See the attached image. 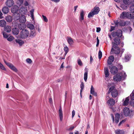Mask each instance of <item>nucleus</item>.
I'll use <instances>...</instances> for the list:
<instances>
[{"label": "nucleus", "mask_w": 134, "mask_h": 134, "mask_svg": "<svg viewBox=\"0 0 134 134\" xmlns=\"http://www.w3.org/2000/svg\"><path fill=\"white\" fill-rule=\"evenodd\" d=\"M6 23V22L4 20H0V26L1 27H4Z\"/></svg>", "instance_id": "30"}, {"label": "nucleus", "mask_w": 134, "mask_h": 134, "mask_svg": "<svg viewBox=\"0 0 134 134\" xmlns=\"http://www.w3.org/2000/svg\"><path fill=\"white\" fill-rule=\"evenodd\" d=\"M29 34L28 30H22L20 33V38H25L27 37Z\"/></svg>", "instance_id": "5"}, {"label": "nucleus", "mask_w": 134, "mask_h": 134, "mask_svg": "<svg viewBox=\"0 0 134 134\" xmlns=\"http://www.w3.org/2000/svg\"><path fill=\"white\" fill-rule=\"evenodd\" d=\"M116 134H124V132L123 130H119L115 131Z\"/></svg>", "instance_id": "36"}, {"label": "nucleus", "mask_w": 134, "mask_h": 134, "mask_svg": "<svg viewBox=\"0 0 134 134\" xmlns=\"http://www.w3.org/2000/svg\"><path fill=\"white\" fill-rule=\"evenodd\" d=\"M75 114V111L74 110H73L72 112V118L74 116Z\"/></svg>", "instance_id": "64"}, {"label": "nucleus", "mask_w": 134, "mask_h": 134, "mask_svg": "<svg viewBox=\"0 0 134 134\" xmlns=\"http://www.w3.org/2000/svg\"><path fill=\"white\" fill-rule=\"evenodd\" d=\"M30 14L31 15V17L32 18V20H34V9H32L30 11Z\"/></svg>", "instance_id": "50"}, {"label": "nucleus", "mask_w": 134, "mask_h": 134, "mask_svg": "<svg viewBox=\"0 0 134 134\" xmlns=\"http://www.w3.org/2000/svg\"><path fill=\"white\" fill-rule=\"evenodd\" d=\"M90 93L91 94H92L94 96H97V94L95 92L94 90V88L92 85L91 86L90 91Z\"/></svg>", "instance_id": "24"}, {"label": "nucleus", "mask_w": 134, "mask_h": 134, "mask_svg": "<svg viewBox=\"0 0 134 134\" xmlns=\"http://www.w3.org/2000/svg\"><path fill=\"white\" fill-rule=\"evenodd\" d=\"M127 18L134 19V14H131L130 12H127Z\"/></svg>", "instance_id": "18"}, {"label": "nucleus", "mask_w": 134, "mask_h": 134, "mask_svg": "<svg viewBox=\"0 0 134 134\" xmlns=\"http://www.w3.org/2000/svg\"><path fill=\"white\" fill-rule=\"evenodd\" d=\"M114 42L112 43V46L113 47H115L120 43V39L119 38L116 37L114 39Z\"/></svg>", "instance_id": "9"}, {"label": "nucleus", "mask_w": 134, "mask_h": 134, "mask_svg": "<svg viewBox=\"0 0 134 134\" xmlns=\"http://www.w3.org/2000/svg\"><path fill=\"white\" fill-rule=\"evenodd\" d=\"M16 42L18 43L21 46L24 43L23 41L19 39H16L15 40Z\"/></svg>", "instance_id": "34"}, {"label": "nucleus", "mask_w": 134, "mask_h": 134, "mask_svg": "<svg viewBox=\"0 0 134 134\" xmlns=\"http://www.w3.org/2000/svg\"><path fill=\"white\" fill-rule=\"evenodd\" d=\"M5 19L7 22L10 23L12 20V18L11 16L9 15L5 17Z\"/></svg>", "instance_id": "22"}, {"label": "nucleus", "mask_w": 134, "mask_h": 134, "mask_svg": "<svg viewBox=\"0 0 134 134\" xmlns=\"http://www.w3.org/2000/svg\"><path fill=\"white\" fill-rule=\"evenodd\" d=\"M27 27L29 28L31 30L34 29V25L31 24L29 23L27 25Z\"/></svg>", "instance_id": "32"}, {"label": "nucleus", "mask_w": 134, "mask_h": 134, "mask_svg": "<svg viewBox=\"0 0 134 134\" xmlns=\"http://www.w3.org/2000/svg\"><path fill=\"white\" fill-rule=\"evenodd\" d=\"M14 19L15 20H19V21L22 23H24L26 21L25 16H23L21 17H20V15L19 14H15Z\"/></svg>", "instance_id": "3"}, {"label": "nucleus", "mask_w": 134, "mask_h": 134, "mask_svg": "<svg viewBox=\"0 0 134 134\" xmlns=\"http://www.w3.org/2000/svg\"><path fill=\"white\" fill-rule=\"evenodd\" d=\"M59 114L60 120V121H62L63 119V114L62 108L61 106L60 107V109L59 110Z\"/></svg>", "instance_id": "16"}, {"label": "nucleus", "mask_w": 134, "mask_h": 134, "mask_svg": "<svg viewBox=\"0 0 134 134\" xmlns=\"http://www.w3.org/2000/svg\"><path fill=\"white\" fill-rule=\"evenodd\" d=\"M131 57V55H130L127 54L125 55V59L126 62H127L129 61Z\"/></svg>", "instance_id": "31"}, {"label": "nucleus", "mask_w": 134, "mask_h": 134, "mask_svg": "<svg viewBox=\"0 0 134 134\" xmlns=\"http://www.w3.org/2000/svg\"><path fill=\"white\" fill-rule=\"evenodd\" d=\"M68 42L70 45L72 44L73 42V41L72 39L69 37L68 38Z\"/></svg>", "instance_id": "38"}, {"label": "nucleus", "mask_w": 134, "mask_h": 134, "mask_svg": "<svg viewBox=\"0 0 134 134\" xmlns=\"http://www.w3.org/2000/svg\"><path fill=\"white\" fill-rule=\"evenodd\" d=\"M114 57L113 55L110 56L108 60L107 63L108 64L110 65L114 61Z\"/></svg>", "instance_id": "14"}, {"label": "nucleus", "mask_w": 134, "mask_h": 134, "mask_svg": "<svg viewBox=\"0 0 134 134\" xmlns=\"http://www.w3.org/2000/svg\"><path fill=\"white\" fill-rule=\"evenodd\" d=\"M130 10L132 13H134V5H132L130 7Z\"/></svg>", "instance_id": "40"}, {"label": "nucleus", "mask_w": 134, "mask_h": 134, "mask_svg": "<svg viewBox=\"0 0 134 134\" xmlns=\"http://www.w3.org/2000/svg\"><path fill=\"white\" fill-rule=\"evenodd\" d=\"M126 76V73L122 71L120 73L115 75L113 77V80L115 81L119 82L122 78L124 79Z\"/></svg>", "instance_id": "1"}, {"label": "nucleus", "mask_w": 134, "mask_h": 134, "mask_svg": "<svg viewBox=\"0 0 134 134\" xmlns=\"http://www.w3.org/2000/svg\"><path fill=\"white\" fill-rule=\"evenodd\" d=\"M115 29V27L113 26H111L110 27V31H111L114 30Z\"/></svg>", "instance_id": "61"}, {"label": "nucleus", "mask_w": 134, "mask_h": 134, "mask_svg": "<svg viewBox=\"0 0 134 134\" xmlns=\"http://www.w3.org/2000/svg\"><path fill=\"white\" fill-rule=\"evenodd\" d=\"M25 27L24 24H20L18 26L20 30H24Z\"/></svg>", "instance_id": "35"}, {"label": "nucleus", "mask_w": 134, "mask_h": 134, "mask_svg": "<svg viewBox=\"0 0 134 134\" xmlns=\"http://www.w3.org/2000/svg\"><path fill=\"white\" fill-rule=\"evenodd\" d=\"M85 72L84 74V80L85 82H86L87 78L88 70L86 68L85 69Z\"/></svg>", "instance_id": "27"}, {"label": "nucleus", "mask_w": 134, "mask_h": 134, "mask_svg": "<svg viewBox=\"0 0 134 134\" xmlns=\"http://www.w3.org/2000/svg\"><path fill=\"white\" fill-rule=\"evenodd\" d=\"M123 3L126 5H129L132 2V0H123Z\"/></svg>", "instance_id": "23"}, {"label": "nucleus", "mask_w": 134, "mask_h": 134, "mask_svg": "<svg viewBox=\"0 0 134 134\" xmlns=\"http://www.w3.org/2000/svg\"><path fill=\"white\" fill-rule=\"evenodd\" d=\"M35 29L37 30L38 31L40 32V31L41 30L40 27L39 25L38 24H36L35 25Z\"/></svg>", "instance_id": "43"}, {"label": "nucleus", "mask_w": 134, "mask_h": 134, "mask_svg": "<svg viewBox=\"0 0 134 134\" xmlns=\"http://www.w3.org/2000/svg\"><path fill=\"white\" fill-rule=\"evenodd\" d=\"M77 61H78V63L79 65H80L81 66L82 65V62L80 59H79Z\"/></svg>", "instance_id": "59"}, {"label": "nucleus", "mask_w": 134, "mask_h": 134, "mask_svg": "<svg viewBox=\"0 0 134 134\" xmlns=\"http://www.w3.org/2000/svg\"><path fill=\"white\" fill-rule=\"evenodd\" d=\"M102 56V53L100 51H99L98 53V57L99 59H100Z\"/></svg>", "instance_id": "57"}, {"label": "nucleus", "mask_w": 134, "mask_h": 134, "mask_svg": "<svg viewBox=\"0 0 134 134\" xmlns=\"http://www.w3.org/2000/svg\"><path fill=\"white\" fill-rule=\"evenodd\" d=\"M0 68L4 70H6V69L3 65L0 62Z\"/></svg>", "instance_id": "52"}, {"label": "nucleus", "mask_w": 134, "mask_h": 134, "mask_svg": "<svg viewBox=\"0 0 134 134\" xmlns=\"http://www.w3.org/2000/svg\"><path fill=\"white\" fill-rule=\"evenodd\" d=\"M120 118V115L119 113H116L115 115V122L117 124L119 121Z\"/></svg>", "instance_id": "25"}, {"label": "nucleus", "mask_w": 134, "mask_h": 134, "mask_svg": "<svg viewBox=\"0 0 134 134\" xmlns=\"http://www.w3.org/2000/svg\"><path fill=\"white\" fill-rule=\"evenodd\" d=\"M0 68L4 70H6V69L3 65L0 62Z\"/></svg>", "instance_id": "53"}, {"label": "nucleus", "mask_w": 134, "mask_h": 134, "mask_svg": "<svg viewBox=\"0 0 134 134\" xmlns=\"http://www.w3.org/2000/svg\"><path fill=\"white\" fill-rule=\"evenodd\" d=\"M14 4L13 0H7L6 2V4L9 7H11Z\"/></svg>", "instance_id": "11"}, {"label": "nucleus", "mask_w": 134, "mask_h": 134, "mask_svg": "<svg viewBox=\"0 0 134 134\" xmlns=\"http://www.w3.org/2000/svg\"><path fill=\"white\" fill-rule=\"evenodd\" d=\"M24 4L25 6H27L28 5V2L27 1H25L24 2Z\"/></svg>", "instance_id": "62"}, {"label": "nucleus", "mask_w": 134, "mask_h": 134, "mask_svg": "<svg viewBox=\"0 0 134 134\" xmlns=\"http://www.w3.org/2000/svg\"><path fill=\"white\" fill-rule=\"evenodd\" d=\"M0 68L4 70H6V69L3 65L0 62Z\"/></svg>", "instance_id": "56"}, {"label": "nucleus", "mask_w": 134, "mask_h": 134, "mask_svg": "<svg viewBox=\"0 0 134 134\" xmlns=\"http://www.w3.org/2000/svg\"><path fill=\"white\" fill-rule=\"evenodd\" d=\"M108 104L110 106H113L115 104V100L112 98H110L107 101Z\"/></svg>", "instance_id": "17"}, {"label": "nucleus", "mask_w": 134, "mask_h": 134, "mask_svg": "<svg viewBox=\"0 0 134 134\" xmlns=\"http://www.w3.org/2000/svg\"><path fill=\"white\" fill-rule=\"evenodd\" d=\"M19 29L16 28H14L12 29V32L14 35H17L19 33Z\"/></svg>", "instance_id": "19"}, {"label": "nucleus", "mask_w": 134, "mask_h": 134, "mask_svg": "<svg viewBox=\"0 0 134 134\" xmlns=\"http://www.w3.org/2000/svg\"><path fill=\"white\" fill-rule=\"evenodd\" d=\"M122 35V31L120 29H118L116 32L114 31L111 33V35L113 37L117 36L119 37H120Z\"/></svg>", "instance_id": "6"}, {"label": "nucleus", "mask_w": 134, "mask_h": 134, "mask_svg": "<svg viewBox=\"0 0 134 134\" xmlns=\"http://www.w3.org/2000/svg\"><path fill=\"white\" fill-rule=\"evenodd\" d=\"M111 92V95L113 97H116L118 95V91L115 88L114 86L111 87L109 89L108 94Z\"/></svg>", "instance_id": "2"}, {"label": "nucleus", "mask_w": 134, "mask_h": 134, "mask_svg": "<svg viewBox=\"0 0 134 134\" xmlns=\"http://www.w3.org/2000/svg\"><path fill=\"white\" fill-rule=\"evenodd\" d=\"M84 12L83 10H82L80 13V20L81 21L83 20L84 19Z\"/></svg>", "instance_id": "29"}, {"label": "nucleus", "mask_w": 134, "mask_h": 134, "mask_svg": "<svg viewBox=\"0 0 134 134\" xmlns=\"http://www.w3.org/2000/svg\"><path fill=\"white\" fill-rule=\"evenodd\" d=\"M27 9L24 7H22L20 8L19 10V12L21 13V12H23V14H25V11H26Z\"/></svg>", "instance_id": "33"}, {"label": "nucleus", "mask_w": 134, "mask_h": 134, "mask_svg": "<svg viewBox=\"0 0 134 134\" xmlns=\"http://www.w3.org/2000/svg\"><path fill=\"white\" fill-rule=\"evenodd\" d=\"M11 30V28L10 26H7L4 27V30L8 33L10 32Z\"/></svg>", "instance_id": "26"}, {"label": "nucleus", "mask_w": 134, "mask_h": 134, "mask_svg": "<svg viewBox=\"0 0 134 134\" xmlns=\"http://www.w3.org/2000/svg\"><path fill=\"white\" fill-rule=\"evenodd\" d=\"M64 50L65 52V55H66L69 51L68 48L67 46H66L64 47Z\"/></svg>", "instance_id": "41"}, {"label": "nucleus", "mask_w": 134, "mask_h": 134, "mask_svg": "<svg viewBox=\"0 0 134 134\" xmlns=\"http://www.w3.org/2000/svg\"><path fill=\"white\" fill-rule=\"evenodd\" d=\"M126 25L125 22L121 21L119 22V26H124Z\"/></svg>", "instance_id": "42"}, {"label": "nucleus", "mask_w": 134, "mask_h": 134, "mask_svg": "<svg viewBox=\"0 0 134 134\" xmlns=\"http://www.w3.org/2000/svg\"><path fill=\"white\" fill-rule=\"evenodd\" d=\"M2 33L3 37L4 38H8L9 36L6 33L4 32H3Z\"/></svg>", "instance_id": "49"}, {"label": "nucleus", "mask_w": 134, "mask_h": 134, "mask_svg": "<svg viewBox=\"0 0 134 134\" xmlns=\"http://www.w3.org/2000/svg\"><path fill=\"white\" fill-rule=\"evenodd\" d=\"M5 63L9 66L10 68L15 72L18 71L17 69L11 63L7 62L4 59Z\"/></svg>", "instance_id": "8"}, {"label": "nucleus", "mask_w": 134, "mask_h": 134, "mask_svg": "<svg viewBox=\"0 0 134 134\" xmlns=\"http://www.w3.org/2000/svg\"><path fill=\"white\" fill-rule=\"evenodd\" d=\"M114 22L115 26H118L119 25V22H118L117 21H114Z\"/></svg>", "instance_id": "58"}, {"label": "nucleus", "mask_w": 134, "mask_h": 134, "mask_svg": "<svg viewBox=\"0 0 134 134\" xmlns=\"http://www.w3.org/2000/svg\"><path fill=\"white\" fill-rule=\"evenodd\" d=\"M97 44H96V46L98 47L99 45V40L98 39V37H97Z\"/></svg>", "instance_id": "63"}, {"label": "nucleus", "mask_w": 134, "mask_h": 134, "mask_svg": "<svg viewBox=\"0 0 134 134\" xmlns=\"http://www.w3.org/2000/svg\"><path fill=\"white\" fill-rule=\"evenodd\" d=\"M84 87V84L83 82H81V84L80 85V88H81V89L80 90V94L81 95V93Z\"/></svg>", "instance_id": "37"}, {"label": "nucleus", "mask_w": 134, "mask_h": 134, "mask_svg": "<svg viewBox=\"0 0 134 134\" xmlns=\"http://www.w3.org/2000/svg\"><path fill=\"white\" fill-rule=\"evenodd\" d=\"M91 11L95 15L98 14L100 11L99 8L98 7H95L94 8L91 10Z\"/></svg>", "instance_id": "13"}, {"label": "nucleus", "mask_w": 134, "mask_h": 134, "mask_svg": "<svg viewBox=\"0 0 134 134\" xmlns=\"http://www.w3.org/2000/svg\"><path fill=\"white\" fill-rule=\"evenodd\" d=\"M104 72L105 74V76L106 77H108L109 75V73L108 68L107 67H105L104 68Z\"/></svg>", "instance_id": "21"}, {"label": "nucleus", "mask_w": 134, "mask_h": 134, "mask_svg": "<svg viewBox=\"0 0 134 134\" xmlns=\"http://www.w3.org/2000/svg\"><path fill=\"white\" fill-rule=\"evenodd\" d=\"M124 113L126 116H132L133 115V112L132 111H130L129 109L127 107H125L124 109Z\"/></svg>", "instance_id": "4"}, {"label": "nucleus", "mask_w": 134, "mask_h": 134, "mask_svg": "<svg viewBox=\"0 0 134 134\" xmlns=\"http://www.w3.org/2000/svg\"><path fill=\"white\" fill-rule=\"evenodd\" d=\"M129 96L126 98L125 100L123 103V105H127L128 104L129 101Z\"/></svg>", "instance_id": "28"}, {"label": "nucleus", "mask_w": 134, "mask_h": 134, "mask_svg": "<svg viewBox=\"0 0 134 134\" xmlns=\"http://www.w3.org/2000/svg\"><path fill=\"white\" fill-rule=\"evenodd\" d=\"M130 97L131 100H134V90L130 94Z\"/></svg>", "instance_id": "46"}, {"label": "nucleus", "mask_w": 134, "mask_h": 134, "mask_svg": "<svg viewBox=\"0 0 134 134\" xmlns=\"http://www.w3.org/2000/svg\"><path fill=\"white\" fill-rule=\"evenodd\" d=\"M120 49L118 46H116L115 47H113V46H112L110 52L111 54L115 53L118 54L120 53Z\"/></svg>", "instance_id": "7"}, {"label": "nucleus", "mask_w": 134, "mask_h": 134, "mask_svg": "<svg viewBox=\"0 0 134 134\" xmlns=\"http://www.w3.org/2000/svg\"><path fill=\"white\" fill-rule=\"evenodd\" d=\"M14 38L13 36H10L7 38V40L9 41L10 42L12 41Z\"/></svg>", "instance_id": "47"}, {"label": "nucleus", "mask_w": 134, "mask_h": 134, "mask_svg": "<svg viewBox=\"0 0 134 134\" xmlns=\"http://www.w3.org/2000/svg\"><path fill=\"white\" fill-rule=\"evenodd\" d=\"M0 68L4 70H6V69L3 65L0 62Z\"/></svg>", "instance_id": "55"}, {"label": "nucleus", "mask_w": 134, "mask_h": 134, "mask_svg": "<svg viewBox=\"0 0 134 134\" xmlns=\"http://www.w3.org/2000/svg\"><path fill=\"white\" fill-rule=\"evenodd\" d=\"M126 121V120H125V119L122 120L119 123V126H120L122 123H124Z\"/></svg>", "instance_id": "60"}, {"label": "nucleus", "mask_w": 134, "mask_h": 134, "mask_svg": "<svg viewBox=\"0 0 134 134\" xmlns=\"http://www.w3.org/2000/svg\"><path fill=\"white\" fill-rule=\"evenodd\" d=\"M19 9L18 7L16 5H15L11 8V12L13 13H16L18 11Z\"/></svg>", "instance_id": "12"}, {"label": "nucleus", "mask_w": 134, "mask_h": 134, "mask_svg": "<svg viewBox=\"0 0 134 134\" xmlns=\"http://www.w3.org/2000/svg\"><path fill=\"white\" fill-rule=\"evenodd\" d=\"M24 1V0H18L17 2V3L19 5H20L23 4Z\"/></svg>", "instance_id": "44"}, {"label": "nucleus", "mask_w": 134, "mask_h": 134, "mask_svg": "<svg viewBox=\"0 0 134 134\" xmlns=\"http://www.w3.org/2000/svg\"><path fill=\"white\" fill-rule=\"evenodd\" d=\"M42 17L43 18V20L44 22H47L48 21V20L46 16L42 15Z\"/></svg>", "instance_id": "51"}, {"label": "nucleus", "mask_w": 134, "mask_h": 134, "mask_svg": "<svg viewBox=\"0 0 134 134\" xmlns=\"http://www.w3.org/2000/svg\"><path fill=\"white\" fill-rule=\"evenodd\" d=\"M0 68L4 70H6V69L3 65L0 62Z\"/></svg>", "instance_id": "54"}, {"label": "nucleus", "mask_w": 134, "mask_h": 134, "mask_svg": "<svg viewBox=\"0 0 134 134\" xmlns=\"http://www.w3.org/2000/svg\"><path fill=\"white\" fill-rule=\"evenodd\" d=\"M26 61L27 63L29 64H31L32 62V61L31 59L29 58L27 59Z\"/></svg>", "instance_id": "45"}, {"label": "nucleus", "mask_w": 134, "mask_h": 134, "mask_svg": "<svg viewBox=\"0 0 134 134\" xmlns=\"http://www.w3.org/2000/svg\"><path fill=\"white\" fill-rule=\"evenodd\" d=\"M94 13L91 10L89 13L88 14V18H90L93 17L94 15L95 14H94Z\"/></svg>", "instance_id": "39"}, {"label": "nucleus", "mask_w": 134, "mask_h": 134, "mask_svg": "<svg viewBox=\"0 0 134 134\" xmlns=\"http://www.w3.org/2000/svg\"><path fill=\"white\" fill-rule=\"evenodd\" d=\"M121 7L124 10H125L127 9V7L124 4H121L120 5Z\"/></svg>", "instance_id": "48"}, {"label": "nucleus", "mask_w": 134, "mask_h": 134, "mask_svg": "<svg viewBox=\"0 0 134 134\" xmlns=\"http://www.w3.org/2000/svg\"><path fill=\"white\" fill-rule=\"evenodd\" d=\"M127 12H124L122 13L120 16V18L121 19L127 18Z\"/></svg>", "instance_id": "15"}, {"label": "nucleus", "mask_w": 134, "mask_h": 134, "mask_svg": "<svg viewBox=\"0 0 134 134\" xmlns=\"http://www.w3.org/2000/svg\"><path fill=\"white\" fill-rule=\"evenodd\" d=\"M4 14L8 13L9 11V9L7 7H3L2 10Z\"/></svg>", "instance_id": "20"}, {"label": "nucleus", "mask_w": 134, "mask_h": 134, "mask_svg": "<svg viewBox=\"0 0 134 134\" xmlns=\"http://www.w3.org/2000/svg\"><path fill=\"white\" fill-rule=\"evenodd\" d=\"M118 69L115 66H113L110 69L111 73L113 75L115 74L118 72Z\"/></svg>", "instance_id": "10"}]
</instances>
